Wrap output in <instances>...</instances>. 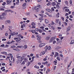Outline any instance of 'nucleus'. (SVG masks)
I'll return each mask as SVG.
<instances>
[{"label": "nucleus", "instance_id": "obj_1", "mask_svg": "<svg viewBox=\"0 0 74 74\" xmlns=\"http://www.w3.org/2000/svg\"><path fill=\"white\" fill-rule=\"evenodd\" d=\"M25 55H23V56H18L16 57L17 58V60L16 62L17 64H18L19 63H21L23 60L24 59V62H26L27 61V60L26 58H24Z\"/></svg>", "mask_w": 74, "mask_h": 74}, {"label": "nucleus", "instance_id": "obj_2", "mask_svg": "<svg viewBox=\"0 0 74 74\" xmlns=\"http://www.w3.org/2000/svg\"><path fill=\"white\" fill-rule=\"evenodd\" d=\"M41 8V6L39 4L38 5V6L35 7L34 8V9L35 10H36V12H38V11L40 10L39 8Z\"/></svg>", "mask_w": 74, "mask_h": 74}, {"label": "nucleus", "instance_id": "obj_3", "mask_svg": "<svg viewBox=\"0 0 74 74\" xmlns=\"http://www.w3.org/2000/svg\"><path fill=\"white\" fill-rule=\"evenodd\" d=\"M51 49V46H49L48 47V46H46L45 47V50L46 51H47V50H50Z\"/></svg>", "mask_w": 74, "mask_h": 74}, {"label": "nucleus", "instance_id": "obj_4", "mask_svg": "<svg viewBox=\"0 0 74 74\" xmlns=\"http://www.w3.org/2000/svg\"><path fill=\"white\" fill-rule=\"evenodd\" d=\"M32 26L31 27L32 28H36V24L34 22H32Z\"/></svg>", "mask_w": 74, "mask_h": 74}, {"label": "nucleus", "instance_id": "obj_5", "mask_svg": "<svg viewBox=\"0 0 74 74\" xmlns=\"http://www.w3.org/2000/svg\"><path fill=\"white\" fill-rule=\"evenodd\" d=\"M39 15H40V16H41V17H40L39 18L40 20V21H42L43 20H44V19H43V15H42L41 14H39Z\"/></svg>", "mask_w": 74, "mask_h": 74}, {"label": "nucleus", "instance_id": "obj_6", "mask_svg": "<svg viewBox=\"0 0 74 74\" xmlns=\"http://www.w3.org/2000/svg\"><path fill=\"white\" fill-rule=\"evenodd\" d=\"M1 19V20H3V19H5V17L4 16H3L2 15H0Z\"/></svg>", "mask_w": 74, "mask_h": 74}, {"label": "nucleus", "instance_id": "obj_7", "mask_svg": "<svg viewBox=\"0 0 74 74\" xmlns=\"http://www.w3.org/2000/svg\"><path fill=\"white\" fill-rule=\"evenodd\" d=\"M45 45V43H41L39 44V47H42L43 46H44Z\"/></svg>", "mask_w": 74, "mask_h": 74}, {"label": "nucleus", "instance_id": "obj_8", "mask_svg": "<svg viewBox=\"0 0 74 74\" xmlns=\"http://www.w3.org/2000/svg\"><path fill=\"white\" fill-rule=\"evenodd\" d=\"M5 11L6 12H10L11 13H13L14 12V11H12L10 9L6 10H5Z\"/></svg>", "mask_w": 74, "mask_h": 74}, {"label": "nucleus", "instance_id": "obj_9", "mask_svg": "<svg viewBox=\"0 0 74 74\" xmlns=\"http://www.w3.org/2000/svg\"><path fill=\"white\" fill-rule=\"evenodd\" d=\"M50 36H47V37H46L45 38V40L47 41H48L50 39Z\"/></svg>", "mask_w": 74, "mask_h": 74}, {"label": "nucleus", "instance_id": "obj_10", "mask_svg": "<svg viewBox=\"0 0 74 74\" xmlns=\"http://www.w3.org/2000/svg\"><path fill=\"white\" fill-rule=\"evenodd\" d=\"M8 56H11V60L12 61V58H13V56L12 54H8Z\"/></svg>", "mask_w": 74, "mask_h": 74}, {"label": "nucleus", "instance_id": "obj_11", "mask_svg": "<svg viewBox=\"0 0 74 74\" xmlns=\"http://www.w3.org/2000/svg\"><path fill=\"white\" fill-rule=\"evenodd\" d=\"M17 47L18 48L23 49V48H24V46L23 45H20V46H17Z\"/></svg>", "mask_w": 74, "mask_h": 74}, {"label": "nucleus", "instance_id": "obj_12", "mask_svg": "<svg viewBox=\"0 0 74 74\" xmlns=\"http://www.w3.org/2000/svg\"><path fill=\"white\" fill-rule=\"evenodd\" d=\"M56 36H54V37H51V38H50L52 40H54L56 39Z\"/></svg>", "mask_w": 74, "mask_h": 74}, {"label": "nucleus", "instance_id": "obj_13", "mask_svg": "<svg viewBox=\"0 0 74 74\" xmlns=\"http://www.w3.org/2000/svg\"><path fill=\"white\" fill-rule=\"evenodd\" d=\"M74 43V40H72L71 41V42L70 43V44L71 45H72V44H73Z\"/></svg>", "mask_w": 74, "mask_h": 74}, {"label": "nucleus", "instance_id": "obj_14", "mask_svg": "<svg viewBox=\"0 0 74 74\" xmlns=\"http://www.w3.org/2000/svg\"><path fill=\"white\" fill-rule=\"evenodd\" d=\"M37 40H40L41 39V37L40 36H37Z\"/></svg>", "mask_w": 74, "mask_h": 74}, {"label": "nucleus", "instance_id": "obj_15", "mask_svg": "<svg viewBox=\"0 0 74 74\" xmlns=\"http://www.w3.org/2000/svg\"><path fill=\"white\" fill-rule=\"evenodd\" d=\"M7 23H9V24H10L11 23V21L10 20H8L6 21Z\"/></svg>", "mask_w": 74, "mask_h": 74}, {"label": "nucleus", "instance_id": "obj_16", "mask_svg": "<svg viewBox=\"0 0 74 74\" xmlns=\"http://www.w3.org/2000/svg\"><path fill=\"white\" fill-rule=\"evenodd\" d=\"M62 48L61 47H57L56 48V49H61Z\"/></svg>", "mask_w": 74, "mask_h": 74}, {"label": "nucleus", "instance_id": "obj_17", "mask_svg": "<svg viewBox=\"0 0 74 74\" xmlns=\"http://www.w3.org/2000/svg\"><path fill=\"white\" fill-rule=\"evenodd\" d=\"M10 34H11L12 36H14L15 35V33L13 32V33H10Z\"/></svg>", "mask_w": 74, "mask_h": 74}, {"label": "nucleus", "instance_id": "obj_18", "mask_svg": "<svg viewBox=\"0 0 74 74\" xmlns=\"http://www.w3.org/2000/svg\"><path fill=\"white\" fill-rule=\"evenodd\" d=\"M27 48V45H25L24 46V49H26Z\"/></svg>", "mask_w": 74, "mask_h": 74}, {"label": "nucleus", "instance_id": "obj_19", "mask_svg": "<svg viewBox=\"0 0 74 74\" xmlns=\"http://www.w3.org/2000/svg\"><path fill=\"white\" fill-rule=\"evenodd\" d=\"M25 63L24 61H23V62L21 63V65H25Z\"/></svg>", "mask_w": 74, "mask_h": 74}, {"label": "nucleus", "instance_id": "obj_20", "mask_svg": "<svg viewBox=\"0 0 74 74\" xmlns=\"http://www.w3.org/2000/svg\"><path fill=\"white\" fill-rule=\"evenodd\" d=\"M5 10L2 7H0V11H4Z\"/></svg>", "mask_w": 74, "mask_h": 74}, {"label": "nucleus", "instance_id": "obj_21", "mask_svg": "<svg viewBox=\"0 0 74 74\" xmlns=\"http://www.w3.org/2000/svg\"><path fill=\"white\" fill-rule=\"evenodd\" d=\"M1 15H2L3 16H5V15H7V14H6L4 12V13H2Z\"/></svg>", "mask_w": 74, "mask_h": 74}, {"label": "nucleus", "instance_id": "obj_22", "mask_svg": "<svg viewBox=\"0 0 74 74\" xmlns=\"http://www.w3.org/2000/svg\"><path fill=\"white\" fill-rule=\"evenodd\" d=\"M47 10H48V12H52V10H51L49 9H47Z\"/></svg>", "mask_w": 74, "mask_h": 74}, {"label": "nucleus", "instance_id": "obj_23", "mask_svg": "<svg viewBox=\"0 0 74 74\" xmlns=\"http://www.w3.org/2000/svg\"><path fill=\"white\" fill-rule=\"evenodd\" d=\"M34 67L37 69H38L39 68V66H37L36 65H35V66H34Z\"/></svg>", "mask_w": 74, "mask_h": 74}, {"label": "nucleus", "instance_id": "obj_24", "mask_svg": "<svg viewBox=\"0 0 74 74\" xmlns=\"http://www.w3.org/2000/svg\"><path fill=\"white\" fill-rule=\"evenodd\" d=\"M43 26L41 27H40V28H44L45 27V25L44 24H43Z\"/></svg>", "mask_w": 74, "mask_h": 74}, {"label": "nucleus", "instance_id": "obj_25", "mask_svg": "<svg viewBox=\"0 0 74 74\" xmlns=\"http://www.w3.org/2000/svg\"><path fill=\"white\" fill-rule=\"evenodd\" d=\"M47 63H48V62H47V61H46L42 63V64H44V65H45V64H47Z\"/></svg>", "mask_w": 74, "mask_h": 74}, {"label": "nucleus", "instance_id": "obj_26", "mask_svg": "<svg viewBox=\"0 0 74 74\" xmlns=\"http://www.w3.org/2000/svg\"><path fill=\"white\" fill-rule=\"evenodd\" d=\"M56 7L58 9H59L60 8V6L58 4L56 5Z\"/></svg>", "mask_w": 74, "mask_h": 74}, {"label": "nucleus", "instance_id": "obj_27", "mask_svg": "<svg viewBox=\"0 0 74 74\" xmlns=\"http://www.w3.org/2000/svg\"><path fill=\"white\" fill-rule=\"evenodd\" d=\"M55 4H56V3H55V2H53L52 3V5H53V6L55 5Z\"/></svg>", "mask_w": 74, "mask_h": 74}, {"label": "nucleus", "instance_id": "obj_28", "mask_svg": "<svg viewBox=\"0 0 74 74\" xmlns=\"http://www.w3.org/2000/svg\"><path fill=\"white\" fill-rule=\"evenodd\" d=\"M41 53H42V55H43L45 54V51H42Z\"/></svg>", "mask_w": 74, "mask_h": 74}, {"label": "nucleus", "instance_id": "obj_29", "mask_svg": "<svg viewBox=\"0 0 74 74\" xmlns=\"http://www.w3.org/2000/svg\"><path fill=\"white\" fill-rule=\"evenodd\" d=\"M30 64H31V63L29 62H28V63H27V66H29Z\"/></svg>", "mask_w": 74, "mask_h": 74}, {"label": "nucleus", "instance_id": "obj_30", "mask_svg": "<svg viewBox=\"0 0 74 74\" xmlns=\"http://www.w3.org/2000/svg\"><path fill=\"white\" fill-rule=\"evenodd\" d=\"M35 58H39L38 55V54H36V56H35Z\"/></svg>", "mask_w": 74, "mask_h": 74}, {"label": "nucleus", "instance_id": "obj_31", "mask_svg": "<svg viewBox=\"0 0 74 74\" xmlns=\"http://www.w3.org/2000/svg\"><path fill=\"white\" fill-rule=\"evenodd\" d=\"M6 43H7V44H8L9 45L12 44L10 42H9V41L8 42H6Z\"/></svg>", "mask_w": 74, "mask_h": 74}, {"label": "nucleus", "instance_id": "obj_32", "mask_svg": "<svg viewBox=\"0 0 74 74\" xmlns=\"http://www.w3.org/2000/svg\"><path fill=\"white\" fill-rule=\"evenodd\" d=\"M9 45H8V44H6L5 46V48H8V47H9Z\"/></svg>", "mask_w": 74, "mask_h": 74}, {"label": "nucleus", "instance_id": "obj_33", "mask_svg": "<svg viewBox=\"0 0 74 74\" xmlns=\"http://www.w3.org/2000/svg\"><path fill=\"white\" fill-rule=\"evenodd\" d=\"M16 47V46L15 45H13L11 47V48H14Z\"/></svg>", "mask_w": 74, "mask_h": 74}, {"label": "nucleus", "instance_id": "obj_34", "mask_svg": "<svg viewBox=\"0 0 74 74\" xmlns=\"http://www.w3.org/2000/svg\"><path fill=\"white\" fill-rule=\"evenodd\" d=\"M53 40L52 39H50V40H49V43H51V42H52V41H53Z\"/></svg>", "mask_w": 74, "mask_h": 74}, {"label": "nucleus", "instance_id": "obj_35", "mask_svg": "<svg viewBox=\"0 0 74 74\" xmlns=\"http://www.w3.org/2000/svg\"><path fill=\"white\" fill-rule=\"evenodd\" d=\"M55 54H56L55 55H56L57 56H59V53H57V52Z\"/></svg>", "mask_w": 74, "mask_h": 74}, {"label": "nucleus", "instance_id": "obj_36", "mask_svg": "<svg viewBox=\"0 0 74 74\" xmlns=\"http://www.w3.org/2000/svg\"><path fill=\"white\" fill-rule=\"evenodd\" d=\"M59 19H56V21L57 23H58V22H59Z\"/></svg>", "mask_w": 74, "mask_h": 74}, {"label": "nucleus", "instance_id": "obj_37", "mask_svg": "<svg viewBox=\"0 0 74 74\" xmlns=\"http://www.w3.org/2000/svg\"><path fill=\"white\" fill-rule=\"evenodd\" d=\"M45 22L46 23H48V21L47 19H45Z\"/></svg>", "mask_w": 74, "mask_h": 74}, {"label": "nucleus", "instance_id": "obj_38", "mask_svg": "<svg viewBox=\"0 0 74 74\" xmlns=\"http://www.w3.org/2000/svg\"><path fill=\"white\" fill-rule=\"evenodd\" d=\"M21 34H18V35H17V36L18 37H19V38H21Z\"/></svg>", "mask_w": 74, "mask_h": 74}, {"label": "nucleus", "instance_id": "obj_39", "mask_svg": "<svg viewBox=\"0 0 74 74\" xmlns=\"http://www.w3.org/2000/svg\"><path fill=\"white\" fill-rule=\"evenodd\" d=\"M68 58H66L64 60V61H67L68 60Z\"/></svg>", "mask_w": 74, "mask_h": 74}, {"label": "nucleus", "instance_id": "obj_40", "mask_svg": "<svg viewBox=\"0 0 74 74\" xmlns=\"http://www.w3.org/2000/svg\"><path fill=\"white\" fill-rule=\"evenodd\" d=\"M26 5V3H24L22 5V6H25Z\"/></svg>", "mask_w": 74, "mask_h": 74}, {"label": "nucleus", "instance_id": "obj_41", "mask_svg": "<svg viewBox=\"0 0 74 74\" xmlns=\"http://www.w3.org/2000/svg\"><path fill=\"white\" fill-rule=\"evenodd\" d=\"M33 33H34L36 32V31L33 30L31 31Z\"/></svg>", "mask_w": 74, "mask_h": 74}, {"label": "nucleus", "instance_id": "obj_42", "mask_svg": "<svg viewBox=\"0 0 74 74\" xmlns=\"http://www.w3.org/2000/svg\"><path fill=\"white\" fill-rule=\"evenodd\" d=\"M7 2L8 4H9L10 3V1H9V0H7Z\"/></svg>", "mask_w": 74, "mask_h": 74}, {"label": "nucleus", "instance_id": "obj_43", "mask_svg": "<svg viewBox=\"0 0 74 74\" xmlns=\"http://www.w3.org/2000/svg\"><path fill=\"white\" fill-rule=\"evenodd\" d=\"M38 31L39 32V33H42V30L41 29H39Z\"/></svg>", "mask_w": 74, "mask_h": 74}, {"label": "nucleus", "instance_id": "obj_44", "mask_svg": "<svg viewBox=\"0 0 74 74\" xmlns=\"http://www.w3.org/2000/svg\"><path fill=\"white\" fill-rule=\"evenodd\" d=\"M57 60H59V61H60V58H59V57H58L57 58Z\"/></svg>", "mask_w": 74, "mask_h": 74}, {"label": "nucleus", "instance_id": "obj_45", "mask_svg": "<svg viewBox=\"0 0 74 74\" xmlns=\"http://www.w3.org/2000/svg\"><path fill=\"white\" fill-rule=\"evenodd\" d=\"M65 11H67V12H69V9H66L65 10Z\"/></svg>", "mask_w": 74, "mask_h": 74}, {"label": "nucleus", "instance_id": "obj_46", "mask_svg": "<svg viewBox=\"0 0 74 74\" xmlns=\"http://www.w3.org/2000/svg\"><path fill=\"white\" fill-rule=\"evenodd\" d=\"M40 29H38V28H36L35 29V30L37 32H38L39 30Z\"/></svg>", "mask_w": 74, "mask_h": 74}, {"label": "nucleus", "instance_id": "obj_47", "mask_svg": "<svg viewBox=\"0 0 74 74\" xmlns=\"http://www.w3.org/2000/svg\"><path fill=\"white\" fill-rule=\"evenodd\" d=\"M4 46H5L4 44H2L1 45L0 47H4Z\"/></svg>", "mask_w": 74, "mask_h": 74}, {"label": "nucleus", "instance_id": "obj_48", "mask_svg": "<svg viewBox=\"0 0 74 74\" xmlns=\"http://www.w3.org/2000/svg\"><path fill=\"white\" fill-rule=\"evenodd\" d=\"M10 8H11L12 9H13V8H15V6H11L10 7Z\"/></svg>", "mask_w": 74, "mask_h": 74}, {"label": "nucleus", "instance_id": "obj_49", "mask_svg": "<svg viewBox=\"0 0 74 74\" xmlns=\"http://www.w3.org/2000/svg\"><path fill=\"white\" fill-rule=\"evenodd\" d=\"M64 23L65 26H67V23L66 22H64Z\"/></svg>", "mask_w": 74, "mask_h": 74}, {"label": "nucleus", "instance_id": "obj_50", "mask_svg": "<svg viewBox=\"0 0 74 74\" xmlns=\"http://www.w3.org/2000/svg\"><path fill=\"white\" fill-rule=\"evenodd\" d=\"M20 41V40H19V39H17L16 40V42H18Z\"/></svg>", "mask_w": 74, "mask_h": 74}, {"label": "nucleus", "instance_id": "obj_51", "mask_svg": "<svg viewBox=\"0 0 74 74\" xmlns=\"http://www.w3.org/2000/svg\"><path fill=\"white\" fill-rule=\"evenodd\" d=\"M59 38H61L62 37V35L61 34H60L59 35Z\"/></svg>", "mask_w": 74, "mask_h": 74}, {"label": "nucleus", "instance_id": "obj_52", "mask_svg": "<svg viewBox=\"0 0 74 74\" xmlns=\"http://www.w3.org/2000/svg\"><path fill=\"white\" fill-rule=\"evenodd\" d=\"M67 31H69L70 30V28H67Z\"/></svg>", "mask_w": 74, "mask_h": 74}, {"label": "nucleus", "instance_id": "obj_53", "mask_svg": "<svg viewBox=\"0 0 74 74\" xmlns=\"http://www.w3.org/2000/svg\"><path fill=\"white\" fill-rule=\"evenodd\" d=\"M38 64L39 66H40V65H41V63L40 62H38Z\"/></svg>", "mask_w": 74, "mask_h": 74}, {"label": "nucleus", "instance_id": "obj_54", "mask_svg": "<svg viewBox=\"0 0 74 74\" xmlns=\"http://www.w3.org/2000/svg\"><path fill=\"white\" fill-rule=\"evenodd\" d=\"M19 38H14V40H16V39H18Z\"/></svg>", "mask_w": 74, "mask_h": 74}, {"label": "nucleus", "instance_id": "obj_55", "mask_svg": "<svg viewBox=\"0 0 74 74\" xmlns=\"http://www.w3.org/2000/svg\"><path fill=\"white\" fill-rule=\"evenodd\" d=\"M64 18H63V17H61V19H62V20L63 21H64Z\"/></svg>", "mask_w": 74, "mask_h": 74}, {"label": "nucleus", "instance_id": "obj_56", "mask_svg": "<svg viewBox=\"0 0 74 74\" xmlns=\"http://www.w3.org/2000/svg\"><path fill=\"white\" fill-rule=\"evenodd\" d=\"M42 35H43V36H45V33H44V32L42 33Z\"/></svg>", "mask_w": 74, "mask_h": 74}, {"label": "nucleus", "instance_id": "obj_57", "mask_svg": "<svg viewBox=\"0 0 74 74\" xmlns=\"http://www.w3.org/2000/svg\"><path fill=\"white\" fill-rule=\"evenodd\" d=\"M6 39L5 38L2 39V41H6Z\"/></svg>", "mask_w": 74, "mask_h": 74}, {"label": "nucleus", "instance_id": "obj_58", "mask_svg": "<svg viewBox=\"0 0 74 74\" xmlns=\"http://www.w3.org/2000/svg\"><path fill=\"white\" fill-rule=\"evenodd\" d=\"M4 68H5V67H2L1 68V70H2L3 69H4Z\"/></svg>", "mask_w": 74, "mask_h": 74}, {"label": "nucleus", "instance_id": "obj_59", "mask_svg": "<svg viewBox=\"0 0 74 74\" xmlns=\"http://www.w3.org/2000/svg\"><path fill=\"white\" fill-rule=\"evenodd\" d=\"M23 9H26V6H23Z\"/></svg>", "mask_w": 74, "mask_h": 74}, {"label": "nucleus", "instance_id": "obj_60", "mask_svg": "<svg viewBox=\"0 0 74 74\" xmlns=\"http://www.w3.org/2000/svg\"><path fill=\"white\" fill-rule=\"evenodd\" d=\"M5 36H8V33H5Z\"/></svg>", "mask_w": 74, "mask_h": 74}, {"label": "nucleus", "instance_id": "obj_61", "mask_svg": "<svg viewBox=\"0 0 74 74\" xmlns=\"http://www.w3.org/2000/svg\"><path fill=\"white\" fill-rule=\"evenodd\" d=\"M32 38H35V36L34 35H32Z\"/></svg>", "mask_w": 74, "mask_h": 74}, {"label": "nucleus", "instance_id": "obj_62", "mask_svg": "<svg viewBox=\"0 0 74 74\" xmlns=\"http://www.w3.org/2000/svg\"><path fill=\"white\" fill-rule=\"evenodd\" d=\"M65 15V16H68L69 15V14L68 13H66Z\"/></svg>", "mask_w": 74, "mask_h": 74}, {"label": "nucleus", "instance_id": "obj_63", "mask_svg": "<svg viewBox=\"0 0 74 74\" xmlns=\"http://www.w3.org/2000/svg\"><path fill=\"white\" fill-rule=\"evenodd\" d=\"M56 66H54V68H53V70H55L56 69Z\"/></svg>", "mask_w": 74, "mask_h": 74}, {"label": "nucleus", "instance_id": "obj_64", "mask_svg": "<svg viewBox=\"0 0 74 74\" xmlns=\"http://www.w3.org/2000/svg\"><path fill=\"white\" fill-rule=\"evenodd\" d=\"M20 49H16V51H20Z\"/></svg>", "mask_w": 74, "mask_h": 74}]
</instances>
